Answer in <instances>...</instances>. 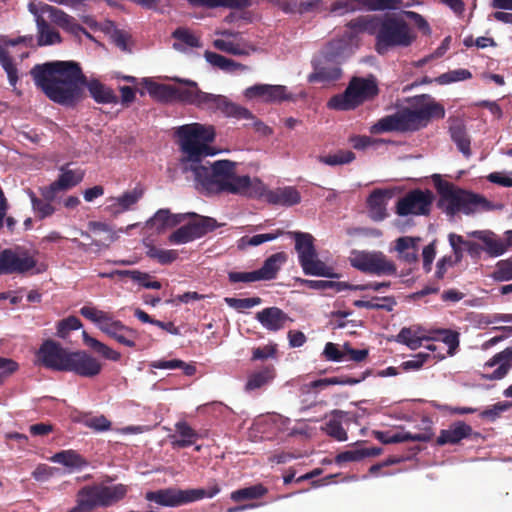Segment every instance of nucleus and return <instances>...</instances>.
Masks as SVG:
<instances>
[{"instance_id":"obj_1","label":"nucleus","mask_w":512,"mask_h":512,"mask_svg":"<svg viewBox=\"0 0 512 512\" xmlns=\"http://www.w3.org/2000/svg\"><path fill=\"white\" fill-rule=\"evenodd\" d=\"M183 154L181 163L184 169L193 172L198 190L207 194L228 193L249 198H264L268 203L291 207L301 201L300 192L293 186L267 189L259 178L237 175V163L223 159L210 166L201 164L203 157L213 155L209 143L215 139L212 126L191 123L179 126L175 130Z\"/></svg>"},{"instance_id":"obj_2","label":"nucleus","mask_w":512,"mask_h":512,"mask_svg":"<svg viewBox=\"0 0 512 512\" xmlns=\"http://www.w3.org/2000/svg\"><path fill=\"white\" fill-rule=\"evenodd\" d=\"M30 74L35 85L53 102L74 106L83 98V87L98 104H117L116 93L98 79H88L74 61H54L35 65Z\"/></svg>"},{"instance_id":"obj_3","label":"nucleus","mask_w":512,"mask_h":512,"mask_svg":"<svg viewBox=\"0 0 512 512\" xmlns=\"http://www.w3.org/2000/svg\"><path fill=\"white\" fill-rule=\"evenodd\" d=\"M36 356L40 364L47 369L73 372L81 377L92 378L102 370L101 363L86 351H70L51 339L41 344Z\"/></svg>"},{"instance_id":"obj_4","label":"nucleus","mask_w":512,"mask_h":512,"mask_svg":"<svg viewBox=\"0 0 512 512\" xmlns=\"http://www.w3.org/2000/svg\"><path fill=\"white\" fill-rule=\"evenodd\" d=\"M432 181L440 196L437 205L447 215L454 216L458 212L470 215L492 208L484 196L456 188L451 182L443 180L439 174L432 175Z\"/></svg>"},{"instance_id":"obj_5","label":"nucleus","mask_w":512,"mask_h":512,"mask_svg":"<svg viewBox=\"0 0 512 512\" xmlns=\"http://www.w3.org/2000/svg\"><path fill=\"white\" fill-rule=\"evenodd\" d=\"M127 494V486L116 484L106 486L93 484L82 487L76 495V506L67 512H92L98 507H110L122 500Z\"/></svg>"},{"instance_id":"obj_6","label":"nucleus","mask_w":512,"mask_h":512,"mask_svg":"<svg viewBox=\"0 0 512 512\" xmlns=\"http://www.w3.org/2000/svg\"><path fill=\"white\" fill-rule=\"evenodd\" d=\"M127 494V486L116 484L106 486L93 484L82 487L76 495V506L67 512H92L98 507H110L122 500Z\"/></svg>"},{"instance_id":"obj_7","label":"nucleus","mask_w":512,"mask_h":512,"mask_svg":"<svg viewBox=\"0 0 512 512\" xmlns=\"http://www.w3.org/2000/svg\"><path fill=\"white\" fill-rule=\"evenodd\" d=\"M378 94L379 88L374 75L366 78L355 76L343 93L330 98L328 107L340 111L353 110L364 102L374 99Z\"/></svg>"},{"instance_id":"obj_8","label":"nucleus","mask_w":512,"mask_h":512,"mask_svg":"<svg viewBox=\"0 0 512 512\" xmlns=\"http://www.w3.org/2000/svg\"><path fill=\"white\" fill-rule=\"evenodd\" d=\"M376 51L379 54L387 53L388 49L396 46H409L412 37L409 34L408 24L401 18L394 16L378 17L376 29Z\"/></svg>"},{"instance_id":"obj_9","label":"nucleus","mask_w":512,"mask_h":512,"mask_svg":"<svg viewBox=\"0 0 512 512\" xmlns=\"http://www.w3.org/2000/svg\"><path fill=\"white\" fill-rule=\"evenodd\" d=\"M221 491L220 486L214 480L207 488L181 490L166 488L147 492L145 499L161 506L177 507L204 498H213Z\"/></svg>"},{"instance_id":"obj_10","label":"nucleus","mask_w":512,"mask_h":512,"mask_svg":"<svg viewBox=\"0 0 512 512\" xmlns=\"http://www.w3.org/2000/svg\"><path fill=\"white\" fill-rule=\"evenodd\" d=\"M295 238V249L298 253L299 263L306 275L337 278L339 275L334 272L333 267L327 266L318 259L314 246V238L309 233L293 232Z\"/></svg>"},{"instance_id":"obj_11","label":"nucleus","mask_w":512,"mask_h":512,"mask_svg":"<svg viewBox=\"0 0 512 512\" xmlns=\"http://www.w3.org/2000/svg\"><path fill=\"white\" fill-rule=\"evenodd\" d=\"M423 121L418 108L412 110L405 108L395 114L388 115L372 125L370 131L373 134H380L391 131H416L421 128Z\"/></svg>"},{"instance_id":"obj_12","label":"nucleus","mask_w":512,"mask_h":512,"mask_svg":"<svg viewBox=\"0 0 512 512\" xmlns=\"http://www.w3.org/2000/svg\"><path fill=\"white\" fill-rule=\"evenodd\" d=\"M350 263L352 267L361 272L377 276L395 275L397 272L394 262L382 252H354Z\"/></svg>"},{"instance_id":"obj_13","label":"nucleus","mask_w":512,"mask_h":512,"mask_svg":"<svg viewBox=\"0 0 512 512\" xmlns=\"http://www.w3.org/2000/svg\"><path fill=\"white\" fill-rule=\"evenodd\" d=\"M196 106L212 112L220 111L226 117H233L238 120L253 118V114L247 108L231 102L227 97L206 93L202 90Z\"/></svg>"},{"instance_id":"obj_14","label":"nucleus","mask_w":512,"mask_h":512,"mask_svg":"<svg viewBox=\"0 0 512 512\" xmlns=\"http://www.w3.org/2000/svg\"><path fill=\"white\" fill-rule=\"evenodd\" d=\"M434 200L433 193L419 188L410 190L396 203V213L399 216L429 215Z\"/></svg>"},{"instance_id":"obj_15","label":"nucleus","mask_w":512,"mask_h":512,"mask_svg":"<svg viewBox=\"0 0 512 512\" xmlns=\"http://www.w3.org/2000/svg\"><path fill=\"white\" fill-rule=\"evenodd\" d=\"M37 261L27 253L20 256L12 249L0 252V275L24 274L36 267Z\"/></svg>"},{"instance_id":"obj_16","label":"nucleus","mask_w":512,"mask_h":512,"mask_svg":"<svg viewBox=\"0 0 512 512\" xmlns=\"http://www.w3.org/2000/svg\"><path fill=\"white\" fill-rule=\"evenodd\" d=\"M247 99H259L267 103H280L292 99L284 85L255 84L245 89Z\"/></svg>"},{"instance_id":"obj_17","label":"nucleus","mask_w":512,"mask_h":512,"mask_svg":"<svg viewBox=\"0 0 512 512\" xmlns=\"http://www.w3.org/2000/svg\"><path fill=\"white\" fill-rule=\"evenodd\" d=\"M512 367V346L496 353L483 366L482 378L486 380H500L504 378Z\"/></svg>"},{"instance_id":"obj_18","label":"nucleus","mask_w":512,"mask_h":512,"mask_svg":"<svg viewBox=\"0 0 512 512\" xmlns=\"http://www.w3.org/2000/svg\"><path fill=\"white\" fill-rule=\"evenodd\" d=\"M61 171L62 173L59 175L58 179L43 190L42 195L44 198L53 200L57 192L74 187L83 180L84 172L80 169L65 170L64 167H62Z\"/></svg>"},{"instance_id":"obj_19","label":"nucleus","mask_w":512,"mask_h":512,"mask_svg":"<svg viewBox=\"0 0 512 512\" xmlns=\"http://www.w3.org/2000/svg\"><path fill=\"white\" fill-rule=\"evenodd\" d=\"M102 332L121 345L137 348L136 340L139 333L135 329L124 325L120 320L112 319L107 326L102 327Z\"/></svg>"},{"instance_id":"obj_20","label":"nucleus","mask_w":512,"mask_h":512,"mask_svg":"<svg viewBox=\"0 0 512 512\" xmlns=\"http://www.w3.org/2000/svg\"><path fill=\"white\" fill-rule=\"evenodd\" d=\"M256 319L266 330L273 332L283 329L287 322L292 321L288 314L276 306L257 312Z\"/></svg>"},{"instance_id":"obj_21","label":"nucleus","mask_w":512,"mask_h":512,"mask_svg":"<svg viewBox=\"0 0 512 512\" xmlns=\"http://www.w3.org/2000/svg\"><path fill=\"white\" fill-rule=\"evenodd\" d=\"M473 429L470 425L463 421H456L449 426L448 429H442L437 437L436 443L439 446L446 444L455 445L461 440L469 438L472 435Z\"/></svg>"},{"instance_id":"obj_22","label":"nucleus","mask_w":512,"mask_h":512,"mask_svg":"<svg viewBox=\"0 0 512 512\" xmlns=\"http://www.w3.org/2000/svg\"><path fill=\"white\" fill-rule=\"evenodd\" d=\"M469 235L483 243V251L490 257H498L507 251V245L495 233L488 230H476Z\"/></svg>"},{"instance_id":"obj_23","label":"nucleus","mask_w":512,"mask_h":512,"mask_svg":"<svg viewBox=\"0 0 512 512\" xmlns=\"http://www.w3.org/2000/svg\"><path fill=\"white\" fill-rule=\"evenodd\" d=\"M144 195L141 187H135L131 191L124 192L121 196L114 198V203L108 205L106 210L113 216L130 210Z\"/></svg>"},{"instance_id":"obj_24","label":"nucleus","mask_w":512,"mask_h":512,"mask_svg":"<svg viewBox=\"0 0 512 512\" xmlns=\"http://www.w3.org/2000/svg\"><path fill=\"white\" fill-rule=\"evenodd\" d=\"M287 255L284 252H278L269 256L262 267L255 270L260 281H269L277 277L281 266L286 262Z\"/></svg>"},{"instance_id":"obj_25","label":"nucleus","mask_w":512,"mask_h":512,"mask_svg":"<svg viewBox=\"0 0 512 512\" xmlns=\"http://www.w3.org/2000/svg\"><path fill=\"white\" fill-rule=\"evenodd\" d=\"M50 460L67 467L70 472L81 470L89 465V462L82 455L72 449L57 452Z\"/></svg>"},{"instance_id":"obj_26","label":"nucleus","mask_w":512,"mask_h":512,"mask_svg":"<svg viewBox=\"0 0 512 512\" xmlns=\"http://www.w3.org/2000/svg\"><path fill=\"white\" fill-rule=\"evenodd\" d=\"M387 193L382 189L374 190L367 199L368 213L372 220L381 221L387 217Z\"/></svg>"},{"instance_id":"obj_27","label":"nucleus","mask_w":512,"mask_h":512,"mask_svg":"<svg viewBox=\"0 0 512 512\" xmlns=\"http://www.w3.org/2000/svg\"><path fill=\"white\" fill-rule=\"evenodd\" d=\"M187 224L196 239L204 237L206 234L219 227V224L214 218L202 216L194 212L189 213V221Z\"/></svg>"},{"instance_id":"obj_28","label":"nucleus","mask_w":512,"mask_h":512,"mask_svg":"<svg viewBox=\"0 0 512 512\" xmlns=\"http://www.w3.org/2000/svg\"><path fill=\"white\" fill-rule=\"evenodd\" d=\"M172 37L175 39L173 48L180 52H185L187 48L201 47V41L190 29L179 27L173 31Z\"/></svg>"},{"instance_id":"obj_29","label":"nucleus","mask_w":512,"mask_h":512,"mask_svg":"<svg viewBox=\"0 0 512 512\" xmlns=\"http://www.w3.org/2000/svg\"><path fill=\"white\" fill-rule=\"evenodd\" d=\"M419 100L426 101L418 107L424 126L431 119H443L445 117L444 106L433 100L429 95H421L417 101Z\"/></svg>"},{"instance_id":"obj_30","label":"nucleus","mask_w":512,"mask_h":512,"mask_svg":"<svg viewBox=\"0 0 512 512\" xmlns=\"http://www.w3.org/2000/svg\"><path fill=\"white\" fill-rule=\"evenodd\" d=\"M46 11L50 12L51 20L61 28L76 35L85 31V29L77 23L75 18L64 11L48 5L46 6Z\"/></svg>"},{"instance_id":"obj_31","label":"nucleus","mask_w":512,"mask_h":512,"mask_svg":"<svg viewBox=\"0 0 512 512\" xmlns=\"http://www.w3.org/2000/svg\"><path fill=\"white\" fill-rule=\"evenodd\" d=\"M344 415L345 412L341 410H334L332 412V417L328 419L322 427V430L328 436L337 441H346L348 439L347 432L342 426V418Z\"/></svg>"},{"instance_id":"obj_32","label":"nucleus","mask_w":512,"mask_h":512,"mask_svg":"<svg viewBox=\"0 0 512 512\" xmlns=\"http://www.w3.org/2000/svg\"><path fill=\"white\" fill-rule=\"evenodd\" d=\"M275 377V368L272 365L265 366L258 371L251 373L248 376L245 384L247 392L260 389L271 382Z\"/></svg>"},{"instance_id":"obj_33","label":"nucleus","mask_w":512,"mask_h":512,"mask_svg":"<svg viewBox=\"0 0 512 512\" xmlns=\"http://www.w3.org/2000/svg\"><path fill=\"white\" fill-rule=\"evenodd\" d=\"M118 275L121 277H129L133 281L139 283L141 286L147 289H161L162 284L157 280H152V277L145 272L139 270H116L111 274H102V277H112Z\"/></svg>"},{"instance_id":"obj_34","label":"nucleus","mask_w":512,"mask_h":512,"mask_svg":"<svg viewBox=\"0 0 512 512\" xmlns=\"http://www.w3.org/2000/svg\"><path fill=\"white\" fill-rule=\"evenodd\" d=\"M180 83H183L185 87L175 86V98L174 100H178L185 104L197 105L199 94L201 90L198 87V84L192 80H179Z\"/></svg>"},{"instance_id":"obj_35","label":"nucleus","mask_w":512,"mask_h":512,"mask_svg":"<svg viewBox=\"0 0 512 512\" xmlns=\"http://www.w3.org/2000/svg\"><path fill=\"white\" fill-rule=\"evenodd\" d=\"M36 24L38 29V46H47L61 42L60 34L52 29L42 16H36Z\"/></svg>"},{"instance_id":"obj_36","label":"nucleus","mask_w":512,"mask_h":512,"mask_svg":"<svg viewBox=\"0 0 512 512\" xmlns=\"http://www.w3.org/2000/svg\"><path fill=\"white\" fill-rule=\"evenodd\" d=\"M145 87L153 98L162 101L169 102L175 98V86L160 84L149 79H144Z\"/></svg>"},{"instance_id":"obj_37","label":"nucleus","mask_w":512,"mask_h":512,"mask_svg":"<svg viewBox=\"0 0 512 512\" xmlns=\"http://www.w3.org/2000/svg\"><path fill=\"white\" fill-rule=\"evenodd\" d=\"M353 305L357 308H366L370 310H385L387 312H391L397 305V302L393 296H375L369 301L355 300L353 302Z\"/></svg>"},{"instance_id":"obj_38","label":"nucleus","mask_w":512,"mask_h":512,"mask_svg":"<svg viewBox=\"0 0 512 512\" xmlns=\"http://www.w3.org/2000/svg\"><path fill=\"white\" fill-rule=\"evenodd\" d=\"M83 342L85 345L93 349L95 352L103 356L105 359L111 361H119L121 359V354L107 346L106 344L100 342L96 338L91 337L86 331L82 332Z\"/></svg>"},{"instance_id":"obj_39","label":"nucleus","mask_w":512,"mask_h":512,"mask_svg":"<svg viewBox=\"0 0 512 512\" xmlns=\"http://www.w3.org/2000/svg\"><path fill=\"white\" fill-rule=\"evenodd\" d=\"M377 20L378 17L373 15L359 16L349 21L347 23V27L354 34L367 33L369 35H374L377 32V30H375Z\"/></svg>"},{"instance_id":"obj_40","label":"nucleus","mask_w":512,"mask_h":512,"mask_svg":"<svg viewBox=\"0 0 512 512\" xmlns=\"http://www.w3.org/2000/svg\"><path fill=\"white\" fill-rule=\"evenodd\" d=\"M268 493L267 487L259 483L249 487H244L233 491L230 498L234 502H242L246 500H255L264 497Z\"/></svg>"},{"instance_id":"obj_41","label":"nucleus","mask_w":512,"mask_h":512,"mask_svg":"<svg viewBox=\"0 0 512 512\" xmlns=\"http://www.w3.org/2000/svg\"><path fill=\"white\" fill-rule=\"evenodd\" d=\"M450 135L458 150L466 157L471 156L470 138L462 124H454L450 127Z\"/></svg>"},{"instance_id":"obj_42","label":"nucleus","mask_w":512,"mask_h":512,"mask_svg":"<svg viewBox=\"0 0 512 512\" xmlns=\"http://www.w3.org/2000/svg\"><path fill=\"white\" fill-rule=\"evenodd\" d=\"M175 428L181 439L174 440L172 442L173 447H188L198 438L197 432L186 421L177 422Z\"/></svg>"},{"instance_id":"obj_43","label":"nucleus","mask_w":512,"mask_h":512,"mask_svg":"<svg viewBox=\"0 0 512 512\" xmlns=\"http://www.w3.org/2000/svg\"><path fill=\"white\" fill-rule=\"evenodd\" d=\"M191 5L206 8L228 7L243 9L250 6V0H187Z\"/></svg>"},{"instance_id":"obj_44","label":"nucleus","mask_w":512,"mask_h":512,"mask_svg":"<svg viewBox=\"0 0 512 512\" xmlns=\"http://www.w3.org/2000/svg\"><path fill=\"white\" fill-rule=\"evenodd\" d=\"M79 312L84 318L97 324L101 331L102 327L107 326L113 319V316L110 313L99 310L93 306H83Z\"/></svg>"},{"instance_id":"obj_45","label":"nucleus","mask_w":512,"mask_h":512,"mask_svg":"<svg viewBox=\"0 0 512 512\" xmlns=\"http://www.w3.org/2000/svg\"><path fill=\"white\" fill-rule=\"evenodd\" d=\"M433 437V432L431 429H426L424 432L421 433H410V432H398V433H391L388 439V444L393 443H402V442H429Z\"/></svg>"},{"instance_id":"obj_46","label":"nucleus","mask_w":512,"mask_h":512,"mask_svg":"<svg viewBox=\"0 0 512 512\" xmlns=\"http://www.w3.org/2000/svg\"><path fill=\"white\" fill-rule=\"evenodd\" d=\"M341 77V69L337 66H322L315 69L309 76L310 82L329 83Z\"/></svg>"},{"instance_id":"obj_47","label":"nucleus","mask_w":512,"mask_h":512,"mask_svg":"<svg viewBox=\"0 0 512 512\" xmlns=\"http://www.w3.org/2000/svg\"><path fill=\"white\" fill-rule=\"evenodd\" d=\"M302 284L313 290L324 291L332 289L335 292H341L343 290H351V284L347 282H336L330 280H301Z\"/></svg>"},{"instance_id":"obj_48","label":"nucleus","mask_w":512,"mask_h":512,"mask_svg":"<svg viewBox=\"0 0 512 512\" xmlns=\"http://www.w3.org/2000/svg\"><path fill=\"white\" fill-rule=\"evenodd\" d=\"M204 57L209 64L223 71L230 72L242 67L241 64L236 63L232 59L226 58L215 52L206 51L204 53Z\"/></svg>"},{"instance_id":"obj_49","label":"nucleus","mask_w":512,"mask_h":512,"mask_svg":"<svg viewBox=\"0 0 512 512\" xmlns=\"http://www.w3.org/2000/svg\"><path fill=\"white\" fill-rule=\"evenodd\" d=\"M0 65L7 74L9 84L15 87L18 82V69L9 52L0 45Z\"/></svg>"},{"instance_id":"obj_50","label":"nucleus","mask_w":512,"mask_h":512,"mask_svg":"<svg viewBox=\"0 0 512 512\" xmlns=\"http://www.w3.org/2000/svg\"><path fill=\"white\" fill-rule=\"evenodd\" d=\"M151 367L156 369H177L180 368L183 370V373L186 376H193L196 373V367L192 364H187L186 362L179 359L172 360H158L151 363Z\"/></svg>"},{"instance_id":"obj_51","label":"nucleus","mask_w":512,"mask_h":512,"mask_svg":"<svg viewBox=\"0 0 512 512\" xmlns=\"http://www.w3.org/2000/svg\"><path fill=\"white\" fill-rule=\"evenodd\" d=\"M426 339V337H420L415 331L408 327H403L396 336L398 343L404 344L412 350L420 348L423 340Z\"/></svg>"},{"instance_id":"obj_52","label":"nucleus","mask_w":512,"mask_h":512,"mask_svg":"<svg viewBox=\"0 0 512 512\" xmlns=\"http://www.w3.org/2000/svg\"><path fill=\"white\" fill-rule=\"evenodd\" d=\"M151 259L157 260L162 265H168L177 260L178 251L173 249H160L156 246H149L146 252Z\"/></svg>"},{"instance_id":"obj_53","label":"nucleus","mask_w":512,"mask_h":512,"mask_svg":"<svg viewBox=\"0 0 512 512\" xmlns=\"http://www.w3.org/2000/svg\"><path fill=\"white\" fill-rule=\"evenodd\" d=\"M472 78V73L468 69H456L443 73L435 78L440 85H447L454 82L464 81Z\"/></svg>"},{"instance_id":"obj_54","label":"nucleus","mask_w":512,"mask_h":512,"mask_svg":"<svg viewBox=\"0 0 512 512\" xmlns=\"http://www.w3.org/2000/svg\"><path fill=\"white\" fill-rule=\"evenodd\" d=\"M354 159L355 154L349 150H339L335 154L318 157L319 162L330 166L348 164L352 162Z\"/></svg>"},{"instance_id":"obj_55","label":"nucleus","mask_w":512,"mask_h":512,"mask_svg":"<svg viewBox=\"0 0 512 512\" xmlns=\"http://www.w3.org/2000/svg\"><path fill=\"white\" fill-rule=\"evenodd\" d=\"M491 277L498 282L512 280V256L496 263Z\"/></svg>"},{"instance_id":"obj_56","label":"nucleus","mask_w":512,"mask_h":512,"mask_svg":"<svg viewBox=\"0 0 512 512\" xmlns=\"http://www.w3.org/2000/svg\"><path fill=\"white\" fill-rule=\"evenodd\" d=\"M82 424L94 430L95 432H105L111 429L112 423L104 415L86 416L82 419Z\"/></svg>"},{"instance_id":"obj_57","label":"nucleus","mask_w":512,"mask_h":512,"mask_svg":"<svg viewBox=\"0 0 512 512\" xmlns=\"http://www.w3.org/2000/svg\"><path fill=\"white\" fill-rule=\"evenodd\" d=\"M224 301L229 307L237 311H243L244 309H249L262 303V299L257 296L250 298L226 297Z\"/></svg>"},{"instance_id":"obj_58","label":"nucleus","mask_w":512,"mask_h":512,"mask_svg":"<svg viewBox=\"0 0 512 512\" xmlns=\"http://www.w3.org/2000/svg\"><path fill=\"white\" fill-rule=\"evenodd\" d=\"M196 240L195 236L193 235L191 228L188 226L187 223L180 226L178 229H176L174 232H172L169 237L168 241L171 244H185Z\"/></svg>"},{"instance_id":"obj_59","label":"nucleus","mask_w":512,"mask_h":512,"mask_svg":"<svg viewBox=\"0 0 512 512\" xmlns=\"http://www.w3.org/2000/svg\"><path fill=\"white\" fill-rule=\"evenodd\" d=\"M51 200L37 198L34 194L31 195V203L33 210L37 213L40 219L51 216L55 212L54 206L50 203Z\"/></svg>"},{"instance_id":"obj_60","label":"nucleus","mask_w":512,"mask_h":512,"mask_svg":"<svg viewBox=\"0 0 512 512\" xmlns=\"http://www.w3.org/2000/svg\"><path fill=\"white\" fill-rule=\"evenodd\" d=\"M82 327V323L76 316H69L57 323V335L60 338H66L70 331L78 330Z\"/></svg>"},{"instance_id":"obj_61","label":"nucleus","mask_w":512,"mask_h":512,"mask_svg":"<svg viewBox=\"0 0 512 512\" xmlns=\"http://www.w3.org/2000/svg\"><path fill=\"white\" fill-rule=\"evenodd\" d=\"M436 333L442 336V341L448 346L447 353L453 355L459 346V333L450 329H438Z\"/></svg>"},{"instance_id":"obj_62","label":"nucleus","mask_w":512,"mask_h":512,"mask_svg":"<svg viewBox=\"0 0 512 512\" xmlns=\"http://www.w3.org/2000/svg\"><path fill=\"white\" fill-rule=\"evenodd\" d=\"M281 234L282 231L278 230L276 233L257 234L251 237L245 236L242 237L241 241L249 246H258L267 241L275 240Z\"/></svg>"},{"instance_id":"obj_63","label":"nucleus","mask_w":512,"mask_h":512,"mask_svg":"<svg viewBox=\"0 0 512 512\" xmlns=\"http://www.w3.org/2000/svg\"><path fill=\"white\" fill-rule=\"evenodd\" d=\"M364 459V454L362 453L361 448L360 449H354V450H346L343 452H340L335 457V463L338 465H341L346 462H357Z\"/></svg>"},{"instance_id":"obj_64","label":"nucleus","mask_w":512,"mask_h":512,"mask_svg":"<svg viewBox=\"0 0 512 512\" xmlns=\"http://www.w3.org/2000/svg\"><path fill=\"white\" fill-rule=\"evenodd\" d=\"M171 218L172 214L168 209H160L155 213L153 218H151L150 222L157 229H164L171 227Z\"/></svg>"}]
</instances>
